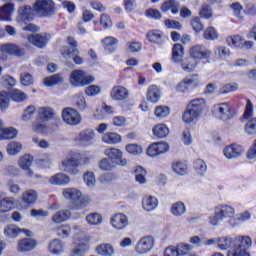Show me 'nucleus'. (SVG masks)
<instances>
[{"instance_id":"obj_1","label":"nucleus","mask_w":256,"mask_h":256,"mask_svg":"<svg viewBox=\"0 0 256 256\" xmlns=\"http://www.w3.org/2000/svg\"><path fill=\"white\" fill-rule=\"evenodd\" d=\"M253 242L249 236H226L218 237V248L221 251H227V256H251L247 249H250Z\"/></svg>"},{"instance_id":"obj_2","label":"nucleus","mask_w":256,"mask_h":256,"mask_svg":"<svg viewBox=\"0 0 256 256\" xmlns=\"http://www.w3.org/2000/svg\"><path fill=\"white\" fill-rule=\"evenodd\" d=\"M207 111V101L205 98H195L187 105V110L184 112L182 119L184 123H193L195 119L203 116Z\"/></svg>"},{"instance_id":"obj_3","label":"nucleus","mask_w":256,"mask_h":256,"mask_svg":"<svg viewBox=\"0 0 256 256\" xmlns=\"http://www.w3.org/2000/svg\"><path fill=\"white\" fill-rule=\"evenodd\" d=\"M87 163H89V158L81 155V153H74L72 156H67L61 161L59 169L69 175H79L78 167L87 165Z\"/></svg>"},{"instance_id":"obj_4","label":"nucleus","mask_w":256,"mask_h":256,"mask_svg":"<svg viewBox=\"0 0 256 256\" xmlns=\"http://www.w3.org/2000/svg\"><path fill=\"white\" fill-rule=\"evenodd\" d=\"M95 81V77L87 74L85 70H74L70 74V84L73 87H86Z\"/></svg>"},{"instance_id":"obj_5","label":"nucleus","mask_w":256,"mask_h":256,"mask_svg":"<svg viewBox=\"0 0 256 256\" xmlns=\"http://www.w3.org/2000/svg\"><path fill=\"white\" fill-rule=\"evenodd\" d=\"M1 61H7V55L10 57H25V49L14 43H4L0 46Z\"/></svg>"},{"instance_id":"obj_6","label":"nucleus","mask_w":256,"mask_h":256,"mask_svg":"<svg viewBox=\"0 0 256 256\" xmlns=\"http://www.w3.org/2000/svg\"><path fill=\"white\" fill-rule=\"evenodd\" d=\"M243 118L247 121L245 125L246 133L248 135H256V117H253V102L251 100H247Z\"/></svg>"},{"instance_id":"obj_7","label":"nucleus","mask_w":256,"mask_h":256,"mask_svg":"<svg viewBox=\"0 0 256 256\" xmlns=\"http://www.w3.org/2000/svg\"><path fill=\"white\" fill-rule=\"evenodd\" d=\"M35 13V8L31 5H22L17 9L16 21L20 25H27L33 21Z\"/></svg>"},{"instance_id":"obj_8","label":"nucleus","mask_w":256,"mask_h":256,"mask_svg":"<svg viewBox=\"0 0 256 256\" xmlns=\"http://www.w3.org/2000/svg\"><path fill=\"white\" fill-rule=\"evenodd\" d=\"M213 113L218 119H221V121H229L235 117V111L229 103H219L214 105Z\"/></svg>"},{"instance_id":"obj_9","label":"nucleus","mask_w":256,"mask_h":256,"mask_svg":"<svg viewBox=\"0 0 256 256\" xmlns=\"http://www.w3.org/2000/svg\"><path fill=\"white\" fill-rule=\"evenodd\" d=\"M34 11L40 17H47L55 11V3L53 0H36L33 4Z\"/></svg>"},{"instance_id":"obj_10","label":"nucleus","mask_w":256,"mask_h":256,"mask_svg":"<svg viewBox=\"0 0 256 256\" xmlns=\"http://www.w3.org/2000/svg\"><path fill=\"white\" fill-rule=\"evenodd\" d=\"M104 155L115 165H120V167L127 165V159L123 158V151L119 150V148L111 147L105 149Z\"/></svg>"},{"instance_id":"obj_11","label":"nucleus","mask_w":256,"mask_h":256,"mask_svg":"<svg viewBox=\"0 0 256 256\" xmlns=\"http://www.w3.org/2000/svg\"><path fill=\"white\" fill-rule=\"evenodd\" d=\"M62 119L67 125H79L81 123V114L74 108L67 107L62 110Z\"/></svg>"},{"instance_id":"obj_12","label":"nucleus","mask_w":256,"mask_h":256,"mask_svg":"<svg viewBox=\"0 0 256 256\" xmlns=\"http://www.w3.org/2000/svg\"><path fill=\"white\" fill-rule=\"evenodd\" d=\"M80 51L77 48H65L61 55L64 57V59L67 62V65H71V59L76 65H83L85 63V60H83V57H80Z\"/></svg>"},{"instance_id":"obj_13","label":"nucleus","mask_w":256,"mask_h":256,"mask_svg":"<svg viewBox=\"0 0 256 256\" xmlns=\"http://www.w3.org/2000/svg\"><path fill=\"white\" fill-rule=\"evenodd\" d=\"M153 245H155V240L153 237L145 236L137 242L135 251L139 255H146V253H149V251L153 249Z\"/></svg>"},{"instance_id":"obj_14","label":"nucleus","mask_w":256,"mask_h":256,"mask_svg":"<svg viewBox=\"0 0 256 256\" xmlns=\"http://www.w3.org/2000/svg\"><path fill=\"white\" fill-rule=\"evenodd\" d=\"M169 151V144L166 142H154L147 148L148 157H159Z\"/></svg>"},{"instance_id":"obj_15","label":"nucleus","mask_w":256,"mask_h":256,"mask_svg":"<svg viewBox=\"0 0 256 256\" xmlns=\"http://www.w3.org/2000/svg\"><path fill=\"white\" fill-rule=\"evenodd\" d=\"M110 223L117 231H123L129 227V217L123 213H117L111 217Z\"/></svg>"},{"instance_id":"obj_16","label":"nucleus","mask_w":256,"mask_h":256,"mask_svg":"<svg viewBox=\"0 0 256 256\" xmlns=\"http://www.w3.org/2000/svg\"><path fill=\"white\" fill-rule=\"evenodd\" d=\"M190 58L197 61L199 59H209L211 57V50L201 45L192 46L189 50Z\"/></svg>"},{"instance_id":"obj_17","label":"nucleus","mask_w":256,"mask_h":256,"mask_svg":"<svg viewBox=\"0 0 256 256\" xmlns=\"http://www.w3.org/2000/svg\"><path fill=\"white\" fill-rule=\"evenodd\" d=\"M75 141L80 145H93L95 141V130L84 129L76 137Z\"/></svg>"},{"instance_id":"obj_18","label":"nucleus","mask_w":256,"mask_h":256,"mask_svg":"<svg viewBox=\"0 0 256 256\" xmlns=\"http://www.w3.org/2000/svg\"><path fill=\"white\" fill-rule=\"evenodd\" d=\"M29 43H32V45H35L36 47H39L40 49H43L51 39V34H32L27 37Z\"/></svg>"},{"instance_id":"obj_19","label":"nucleus","mask_w":256,"mask_h":256,"mask_svg":"<svg viewBox=\"0 0 256 256\" xmlns=\"http://www.w3.org/2000/svg\"><path fill=\"white\" fill-rule=\"evenodd\" d=\"M62 195L67 201H70L73 207L79 205V201L81 199V192L77 188L63 189Z\"/></svg>"},{"instance_id":"obj_20","label":"nucleus","mask_w":256,"mask_h":256,"mask_svg":"<svg viewBox=\"0 0 256 256\" xmlns=\"http://www.w3.org/2000/svg\"><path fill=\"white\" fill-rule=\"evenodd\" d=\"M31 165H33V158L29 154L21 156L18 160V166L22 171H25L27 177H33L34 175L33 170L30 168Z\"/></svg>"},{"instance_id":"obj_21","label":"nucleus","mask_w":256,"mask_h":256,"mask_svg":"<svg viewBox=\"0 0 256 256\" xmlns=\"http://www.w3.org/2000/svg\"><path fill=\"white\" fill-rule=\"evenodd\" d=\"M13 13H15V3L8 2L3 6H0V21L9 23L13 19Z\"/></svg>"},{"instance_id":"obj_22","label":"nucleus","mask_w":256,"mask_h":256,"mask_svg":"<svg viewBox=\"0 0 256 256\" xmlns=\"http://www.w3.org/2000/svg\"><path fill=\"white\" fill-rule=\"evenodd\" d=\"M226 43L230 47H236L238 49H241L244 45L247 48L253 47V42L251 41H245L240 35H233V36H228L226 38Z\"/></svg>"},{"instance_id":"obj_23","label":"nucleus","mask_w":256,"mask_h":256,"mask_svg":"<svg viewBox=\"0 0 256 256\" xmlns=\"http://www.w3.org/2000/svg\"><path fill=\"white\" fill-rule=\"evenodd\" d=\"M35 247H37V240L33 238H24L17 243V251H19V253H29V251H33Z\"/></svg>"},{"instance_id":"obj_24","label":"nucleus","mask_w":256,"mask_h":256,"mask_svg":"<svg viewBox=\"0 0 256 256\" xmlns=\"http://www.w3.org/2000/svg\"><path fill=\"white\" fill-rule=\"evenodd\" d=\"M113 101H127L129 99V90L123 86H115L110 92Z\"/></svg>"},{"instance_id":"obj_25","label":"nucleus","mask_w":256,"mask_h":256,"mask_svg":"<svg viewBox=\"0 0 256 256\" xmlns=\"http://www.w3.org/2000/svg\"><path fill=\"white\" fill-rule=\"evenodd\" d=\"M102 47H104V51L108 54L115 53L117 51V45L119 44V40L113 36H107L100 41Z\"/></svg>"},{"instance_id":"obj_26","label":"nucleus","mask_w":256,"mask_h":256,"mask_svg":"<svg viewBox=\"0 0 256 256\" xmlns=\"http://www.w3.org/2000/svg\"><path fill=\"white\" fill-rule=\"evenodd\" d=\"M241 153H243V147L238 144H233L224 148V155L226 159H236V157H239Z\"/></svg>"},{"instance_id":"obj_27","label":"nucleus","mask_w":256,"mask_h":256,"mask_svg":"<svg viewBox=\"0 0 256 256\" xmlns=\"http://www.w3.org/2000/svg\"><path fill=\"white\" fill-rule=\"evenodd\" d=\"M146 99L150 103H158L159 99H161V90L157 85H151L147 89Z\"/></svg>"},{"instance_id":"obj_28","label":"nucleus","mask_w":256,"mask_h":256,"mask_svg":"<svg viewBox=\"0 0 256 256\" xmlns=\"http://www.w3.org/2000/svg\"><path fill=\"white\" fill-rule=\"evenodd\" d=\"M152 133L156 139H165L169 135V127H167V124H156L152 128Z\"/></svg>"},{"instance_id":"obj_29","label":"nucleus","mask_w":256,"mask_h":256,"mask_svg":"<svg viewBox=\"0 0 256 256\" xmlns=\"http://www.w3.org/2000/svg\"><path fill=\"white\" fill-rule=\"evenodd\" d=\"M159 205V200L154 196H145L142 200V207L144 211H155Z\"/></svg>"},{"instance_id":"obj_30","label":"nucleus","mask_w":256,"mask_h":256,"mask_svg":"<svg viewBox=\"0 0 256 256\" xmlns=\"http://www.w3.org/2000/svg\"><path fill=\"white\" fill-rule=\"evenodd\" d=\"M101 141L106 145H117V143H121V135L116 132H107L102 135Z\"/></svg>"},{"instance_id":"obj_31","label":"nucleus","mask_w":256,"mask_h":256,"mask_svg":"<svg viewBox=\"0 0 256 256\" xmlns=\"http://www.w3.org/2000/svg\"><path fill=\"white\" fill-rule=\"evenodd\" d=\"M17 129L13 127L3 128V121L0 120V140L17 138Z\"/></svg>"},{"instance_id":"obj_32","label":"nucleus","mask_w":256,"mask_h":256,"mask_svg":"<svg viewBox=\"0 0 256 256\" xmlns=\"http://www.w3.org/2000/svg\"><path fill=\"white\" fill-rule=\"evenodd\" d=\"M49 183H51V185H69L71 178L64 173H58L50 177Z\"/></svg>"},{"instance_id":"obj_33","label":"nucleus","mask_w":256,"mask_h":256,"mask_svg":"<svg viewBox=\"0 0 256 256\" xmlns=\"http://www.w3.org/2000/svg\"><path fill=\"white\" fill-rule=\"evenodd\" d=\"M65 249V243L60 239H53L49 243V251L52 255H61Z\"/></svg>"},{"instance_id":"obj_34","label":"nucleus","mask_w":256,"mask_h":256,"mask_svg":"<svg viewBox=\"0 0 256 256\" xmlns=\"http://www.w3.org/2000/svg\"><path fill=\"white\" fill-rule=\"evenodd\" d=\"M38 120L39 121H51L55 117L53 109L51 107H40L38 108Z\"/></svg>"},{"instance_id":"obj_35","label":"nucleus","mask_w":256,"mask_h":256,"mask_svg":"<svg viewBox=\"0 0 256 256\" xmlns=\"http://www.w3.org/2000/svg\"><path fill=\"white\" fill-rule=\"evenodd\" d=\"M161 11L164 13L171 11L173 15H177L179 13V2L176 0H166L161 6Z\"/></svg>"},{"instance_id":"obj_36","label":"nucleus","mask_w":256,"mask_h":256,"mask_svg":"<svg viewBox=\"0 0 256 256\" xmlns=\"http://www.w3.org/2000/svg\"><path fill=\"white\" fill-rule=\"evenodd\" d=\"M147 39L150 43H154L155 45H163L165 39L163 38V32L159 30H152L147 33Z\"/></svg>"},{"instance_id":"obj_37","label":"nucleus","mask_w":256,"mask_h":256,"mask_svg":"<svg viewBox=\"0 0 256 256\" xmlns=\"http://www.w3.org/2000/svg\"><path fill=\"white\" fill-rule=\"evenodd\" d=\"M134 177L136 183L139 185H146L147 183V170L141 166H137L134 170Z\"/></svg>"},{"instance_id":"obj_38","label":"nucleus","mask_w":256,"mask_h":256,"mask_svg":"<svg viewBox=\"0 0 256 256\" xmlns=\"http://www.w3.org/2000/svg\"><path fill=\"white\" fill-rule=\"evenodd\" d=\"M15 207V198L5 197L0 200V213H9Z\"/></svg>"},{"instance_id":"obj_39","label":"nucleus","mask_w":256,"mask_h":256,"mask_svg":"<svg viewBox=\"0 0 256 256\" xmlns=\"http://www.w3.org/2000/svg\"><path fill=\"white\" fill-rule=\"evenodd\" d=\"M215 210L217 211V213L220 214V217H222V219L230 218L235 215V209L229 205L216 206Z\"/></svg>"},{"instance_id":"obj_40","label":"nucleus","mask_w":256,"mask_h":256,"mask_svg":"<svg viewBox=\"0 0 256 256\" xmlns=\"http://www.w3.org/2000/svg\"><path fill=\"white\" fill-rule=\"evenodd\" d=\"M71 218V211L64 209L56 212L52 216L53 223H63L65 221H68Z\"/></svg>"},{"instance_id":"obj_41","label":"nucleus","mask_w":256,"mask_h":256,"mask_svg":"<svg viewBox=\"0 0 256 256\" xmlns=\"http://www.w3.org/2000/svg\"><path fill=\"white\" fill-rule=\"evenodd\" d=\"M195 67H197V60L191 57L182 60L181 68L186 73H193V71H195Z\"/></svg>"},{"instance_id":"obj_42","label":"nucleus","mask_w":256,"mask_h":256,"mask_svg":"<svg viewBox=\"0 0 256 256\" xmlns=\"http://www.w3.org/2000/svg\"><path fill=\"white\" fill-rule=\"evenodd\" d=\"M20 233L21 229L15 224H10L4 228V235L8 237V239H15Z\"/></svg>"},{"instance_id":"obj_43","label":"nucleus","mask_w":256,"mask_h":256,"mask_svg":"<svg viewBox=\"0 0 256 256\" xmlns=\"http://www.w3.org/2000/svg\"><path fill=\"white\" fill-rule=\"evenodd\" d=\"M22 201L25 205H33L37 201V192L35 190H27L22 194Z\"/></svg>"},{"instance_id":"obj_44","label":"nucleus","mask_w":256,"mask_h":256,"mask_svg":"<svg viewBox=\"0 0 256 256\" xmlns=\"http://www.w3.org/2000/svg\"><path fill=\"white\" fill-rule=\"evenodd\" d=\"M96 253L101 256H112L115 250L111 244H100L96 247Z\"/></svg>"},{"instance_id":"obj_45","label":"nucleus","mask_w":256,"mask_h":256,"mask_svg":"<svg viewBox=\"0 0 256 256\" xmlns=\"http://www.w3.org/2000/svg\"><path fill=\"white\" fill-rule=\"evenodd\" d=\"M183 46L181 44H175L172 48V61L174 63H179L183 61Z\"/></svg>"},{"instance_id":"obj_46","label":"nucleus","mask_w":256,"mask_h":256,"mask_svg":"<svg viewBox=\"0 0 256 256\" xmlns=\"http://www.w3.org/2000/svg\"><path fill=\"white\" fill-rule=\"evenodd\" d=\"M187 212V208L183 202H175L171 206V213L174 217H181V215H185Z\"/></svg>"},{"instance_id":"obj_47","label":"nucleus","mask_w":256,"mask_h":256,"mask_svg":"<svg viewBox=\"0 0 256 256\" xmlns=\"http://www.w3.org/2000/svg\"><path fill=\"white\" fill-rule=\"evenodd\" d=\"M8 95L11 97L12 101H15L16 103H21L27 99V94L19 89H12Z\"/></svg>"},{"instance_id":"obj_48","label":"nucleus","mask_w":256,"mask_h":256,"mask_svg":"<svg viewBox=\"0 0 256 256\" xmlns=\"http://www.w3.org/2000/svg\"><path fill=\"white\" fill-rule=\"evenodd\" d=\"M21 149H23L21 142L12 141L8 144L6 151L9 155L13 156L19 155V153H21Z\"/></svg>"},{"instance_id":"obj_49","label":"nucleus","mask_w":256,"mask_h":256,"mask_svg":"<svg viewBox=\"0 0 256 256\" xmlns=\"http://www.w3.org/2000/svg\"><path fill=\"white\" fill-rule=\"evenodd\" d=\"M171 109L168 106H157L154 110V115L157 119H165L168 115H170Z\"/></svg>"},{"instance_id":"obj_50","label":"nucleus","mask_w":256,"mask_h":256,"mask_svg":"<svg viewBox=\"0 0 256 256\" xmlns=\"http://www.w3.org/2000/svg\"><path fill=\"white\" fill-rule=\"evenodd\" d=\"M172 170L176 173V175H187V164L175 161L172 163Z\"/></svg>"},{"instance_id":"obj_51","label":"nucleus","mask_w":256,"mask_h":256,"mask_svg":"<svg viewBox=\"0 0 256 256\" xmlns=\"http://www.w3.org/2000/svg\"><path fill=\"white\" fill-rule=\"evenodd\" d=\"M125 150L127 151V153H129L130 155H141L143 153V146L139 145V144H127L125 146Z\"/></svg>"},{"instance_id":"obj_52","label":"nucleus","mask_w":256,"mask_h":256,"mask_svg":"<svg viewBox=\"0 0 256 256\" xmlns=\"http://www.w3.org/2000/svg\"><path fill=\"white\" fill-rule=\"evenodd\" d=\"M88 225H101L103 223V217L99 213H91L86 216Z\"/></svg>"},{"instance_id":"obj_53","label":"nucleus","mask_w":256,"mask_h":256,"mask_svg":"<svg viewBox=\"0 0 256 256\" xmlns=\"http://www.w3.org/2000/svg\"><path fill=\"white\" fill-rule=\"evenodd\" d=\"M74 105L79 111H85V109H87V100H85V96H83V94L74 96Z\"/></svg>"},{"instance_id":"obj_54","label":"nucleus","mask_w":256,"mask_h":256,"mask_svg":"<svg viewBox=\"0 0 256 256\" xmlns=\"http://www.w3.org/2000/svg\"><path fill=\"white\" fill-rule=\"evenodd\" d=\"M58 83H63V77L59 74L44 79V85H46V87H53V85H58Z\"/></svg>"},{"instance_id":"obj_55","label":"nucleus","mask_w":256,"mask_h":256,"mask_svg":"<svg viewBox=\"0 0 256 256\" xmlns=\"http://www.w3.org/2000/svg\"><path fill=\"white\" fill-rule=\"evenodd\" d=\"M203 37L208 41H215V39L219 38V34L217 33V30H215V28L210 26L204 31Z\"/></svg>"},{"instance_id":"obj_56","label":"nucleus","mask_w":256,"mask_h":256,"mask_svg":"<svg viewBox=\"0 0 256 256\" xmlns=\"http://www.w3.org/2000/svg\"><path fill=\"white\" fill-rule=\"evenodd\" d=\"M56 234L58 235V237H62V239H67V237H69V235L71 234V226L67 224L59 226L56 229Z\"/></svg>"},{"instance_id":"obj_57","label":"nucleus","mask_w":256,"mask_h":256,"mask_svg":"<svg viewBox=\"0 0 256 256\" xmlns=\"http://www.w3.org/2000/svg\"><path fill=\"white\" fill-rule=\"evenodd\" d=\"M194 169L199 175H205L207 173V164L201 159L194 161Z\"/></svg>"},{"instance_id":"obj_58","label":"nucleus","mask_w":256,"mask_h":256,"mask_svg":"<svg viewBox=\"0 0 256 256\" xmlns=\"http://www.w3.org/2000/svg\"><path fill=\"white\" fill-rule=\"evenodd\" d=\"M45 121H36L33 122L32 124V130L35 133H47V131H49V127L47 126V124L44 123Z\"/></svg>"},{"instance_id":"obj_59","label":"nucleus","mask_w":256,"mask_h":256,"mask_svg":"<svg viewBox=\"0 0 256 256\" xmlns=\"http://www.w3.org/2000/svg\"><path fill=\"white\" fill-rule=\"evenodd\" d=\"M86 251H89V245L87 243H78L76 248L72 251V256L83 255Z\"/></svg>"},{"instance_id":"obj_60","label":"nucleus","mask_w":256,"mask_h":256,"mask_svg":"<svg viewBox=\"0 0 256 256\" xmlns=\"http://www.w3.org/2000/svg\"><path fill=\"white\" fill-rule=\"evenodd\" d=\"M83 179L87 187H95L96 179H95V174L93 172L88 171L84 173Z\"/></svg>"},{"instance_id":"obj_61","label":"nucleus","mask_w":256,"mask_h":256,"mask_svg":"<svg viewBox=\"0 0 256 256\" xmlns=\"http://www.w3.org/2000/svg\"><path fill=\"white\" fill-rule=\"evenodd\" d=\"M239 89V84L233 82L229 84H225L220 88V93L227 95V93H231L233 91H237Z\"/></svg>"},{"instance_id":"obj_62","label":"nucleus","mask_w":256,"mask_h":256,"mask_svg":"<svg viewBox=\"0 0 256 256\" xmlns=\"http://www.w3.org/2000/svg\"><path fill=\"white\" fill-rule=\"evenodd\" d=\"M33 115H35V106L30 105L24 110L22 121H31L33 119Z\"/></svg>"},{"instance_id":"obj_63","label":"nucleus","mask_w":256,"mask_h":256,"mask_svg":"<svg viewBox=\"0 0 256 256\" xmlns=\"http://www.w3.org/2000/svg\"><path fill=\"white\" fill-rule=\"evenodd\" d=\"M9 108V94L7 92L0 93V109L1 111H5V109Z\"/></svg>"},{"instance_id":"obj_64","label":"nucleus","mask_w":256,"mask_h":256,"mask_svg":"<svg viewBox=\"0 0 256 256\" xmlns=\"http://www.w3.org/2000/svg\"><path fill=\"white\" fill-rule=\"evenodd\" d=\"M176 250L178 251V256H183L187 255L189 251H193V247L191 244L182 243L177 246Z\"/></svg>"}]
</instances>
